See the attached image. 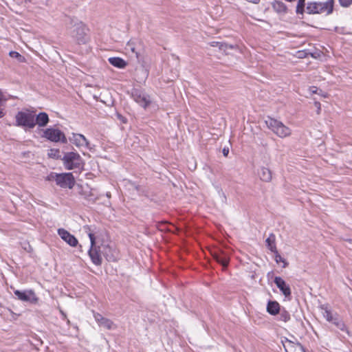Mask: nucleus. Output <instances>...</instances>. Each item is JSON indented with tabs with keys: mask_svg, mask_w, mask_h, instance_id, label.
<instances>
[{
	"mask_svg": "<svg viewBox=\"0 0 352 352\" xmlns=\"http://www.w3.org/2000/svg\"><path fill=\"white\" fill-rule=\"evenodd\" d=\"M334 0H326L325 1H309L307 3L306 12L309 14L329 15L333 13Z\"/></svg>",
	"mask_w": 352,
	"mask_h": 352,
	"instance_id": "f257e3e1",
	"label": "nucleus"
},
{
	"mask_svg": "<svg viewBox=\"0 0 352 352\" xmlns=\"http://www.w3.org/2000/svg\"><path fill=\"white\" fill-rule=\"evenodd\" d=\"M71 23H74L72 27L70 28L69 34L74 39L78 45L86 44L89 40V36L87 34V29L85 25L81 21H74L73 19H71Z\"/></svg>",
	"mask_w": 352,
	"mask_h": 352,
	"instance_id": "f03ea898",
	"label": "nucleus"
},
{
	"mask_svg": "<svg viewBox=\"0 0 352 352\" xmlns=\"http://www.w3.org/2000/svg\"><path fill=\"white\" fill-rule=\"evenodd\" d=\"M48 180L56 182L61 188H72L75 184V179L72 173H51L48 176Z\"/></svg>",
	"mask_w": 352,
	"mask_h": 352,
	"instance_id": "7ed1b4c3",
	"label": "nucleus"
},
{
	"mask_svg": "<svg viewBox=\"0 0 352 352\" xmlns=\"http://www.w3.org/2000/svg\"><path fill=\"white\" fill-rule=\"evenodd\" d=\"M265 124L270 129L281 138L288 137L292 133V131L289 127L274 118H268L265 120Z\"/></svg>",
	"mask_w": 352,
	"mask_h": 352,
	"instance_id": "20e7f679",
	"label": "nucleus"
},
{
	"mask_svg": "<svg viewBox=\"0 0 352 352\" xmlns=\"http://www.w3.org/2000/svg\"><path fill=\"white\" fill-rule=\"evenodd\" d=\"M63 164L66 169H82L84 162L80 155L74 152H68L64 155Z\"/></svg>",
	"mask_w": 352,
	"mask_h": 352,
	"instance_id": "39448f33",
	"label": "nucleus"
},
{
	"mask_svg": "<svg viewBox=\"0 0 352 352\" xmlns=\"http://www.w3.org/2000/svg\"><path fill=\"white\" fill-rule=\"evenodd\" d=\"M16 125L33 129L36 126L34 116L23 111H19L16 115Z\"/></svg>",
	"mask_w": 352,
	"mask_h": 352,
	"instance_id": "423d86ee",
	"label": "nucleus"
},
{
	"mask_svg": "<svg viewBox=\"0 0 352 352\" xmlns=\"http://www.w3.org/2000/svg\"><path fill=\"white\" fill-rule=\"evenodd\" d=\"M43 137L54 142H67V138L65 134L58 129L48 128L45 129L43 132Z\"/></svg>",
	"mask_w": 352,
	"mask_h": 352,
	"instance_id": "0eeeda50",
	"label": "nucleus"
},
{
	"mask_svg": "<svg viewBox=\"0 0 352 352\" xmlns=\"http://www.w3.org/2000/svg\"><path fill=\"white\" fill-rule=\"evenodd\" d=\"M14 295L16 298L23 302H29L31 303H36L38 302V298L36 296L34 292L32 289L20 291L14 290Z\"/></svg>",
	"mask_w": 352,
	"mask_h": 352,
	"instance_id": "6e6552de",
	"label": "nucleus"
},
{
	"mask_svg": "<svg viewBox=\"0 0 352 352\" xmlns=\"http://www.w3.org/2000/svg\"><path fill=\"white\" fill-rule=\"evenodd\" d=\"M133 99L141 107L146 108L150 103L149 96L139 89H133L131 93Z\"/></svg>",
	"mask_w": 352,
	"mask_h": 352,
	"instance_id": "1a4fd4ad",
	"label": "nucleus"
},
{
	"mask_svg": "<svg viewBox=\"0 0 352 352\" xmlns=\"http://www.w3.org/2000/svg\"><path fill=\"white\" fill-rule=\"evenodd\" d=\"M91 243L90 248L89 250V256L94 264L96 265H100L102 264V258L100 253V247L97 245L96 241Z\"/></svg>",
	"mask_w": 352,
	"mask_h": 352,
	"instance_id": "9d476101",
	"label": "nucleus"
},
{
	"mask_svg": "<svg viewBox=\"0 0 352 352\" xmlns=\"http://www.w3.org/2000/svg\"><path fill=\"white\" fill-rule=\"evenodd\" d=\"M58 234L60 238L64 240L67 243L72 247H76L78 244L77 239L70 234L68 231L63 228H59L58 230Z\"/></svg>",
	"mask_w": 352,
	"mask_h": 352,
	"instance_id": "9b49d317",
	"label": "nucleus"
},
{
	"mask_svg": "<svg viewBox=\"0 0 352 352\" xmlns=\"http://www.w3.org/2000/svg\"><path fill=\"white\" fill-rule=\"evenodd\" d=\"M213 258L217 263L221 264L224 269L228 267L230 261V255L228 252L223 250H218L214 252Z\"/></svg>",
	"mask_w": 352,
	"mask_h": 352,
	"instance_id": "f8f14e48",
	"label": "nucleus"
},
{
	"mask_svg": "<svg viewBox=\"0 0 352 352\" xmlns=\"http://www.w3.org/2000/svg\"><path fill=\"white\" fill-rule=\"evenodd\" d=\"M274 281L277 287L280 290V292L285 297L291 296L292 292L290 287L288 285H287L285 281L281 277L276 276Z\"/></svg>",
	"mask_w": 352,
	"mask_h": 352,
	"instance_id": "ddd939ff",
	"label": "nucleus"
},
{
	"mask_svg": "<svg viewBox=\"0 0 352 352\" xmlns=\"http://www.w3.org/2000/svg\"><path fill=\"white\" fill-rule=\"evenodd\" d=\"M272 7L274 12L278 14H286L287 12V7L282 1H274L272 3Z\"/></svg>",
	"mask_w": 352,
	"mask_h": 352,
	"instance_id": "4468645a",
	"label": "nucleus"
},
{
	"mask_svg": "<svg viewBox=\"0 0 352 352\" xmlns=\"http://www.w3.org/2000/svg\"><path fill=\"white\" fill-rule=\"evenodd\" d=\"M70 140L77 146H87L89 144L86 138L81 134H73V138Z\"/></svg>",
	"mask_w": 352,
	"mask_h": 352,
	"instance_id": "2eb2a0df",
	"label": "nucleus"
},
{
	"mask_svg": "<svg viewBox=\"0 0 352 352\" xmlns=\"http://www.w3.org/2000/svg\"><path fill=\"white\" fill-rule=\"evenodd\" d=\"M320 309L322 311L323 316L330 322L334 321L338 317V315L336 314H333L327 305H321Z\"/></svg>",
	"mask_w": 352,
	"mask_h": 352,
	"instance_id": "dca6fc26",
	"label": "nucleus"
},
{
	"mask_svg": "<svg viewBox=\"0 0 352 352\" xmlns=\"http://www.w3.org/2000/svg\"><path fill=\"white\" fill-rule=\"evenodd\" d=\"M34 121L36 124H38L41 127H43L48 124L50 119L46 113L41 112L36 116V118H34Z\"/></svg>",
	"mask_w": 352,
	"mask_h": 352,
	"instance_id": "f3484780",
	"label": "nucleus"
},
{
	"mask_svg": "<svg viewBox=\"0 0 352 352\" xmlns=\"http://www.w3.org/2000/svg\"><path fill=\"white\" fill-rule=\"evenodd\" d=\"M260 179L265 182H270L272 179L271 170L265 167H261L258 172Z\"/></svg>",
	"mask_w": 352,
	"mask_h": 352,
	"instance_id": "a211bd4d",
	"label": "nucleus"
},
{
	"mask_svg": "<svg viewBox=\"0 0 352 352\" xmlns=\"http://www.w3.org/2000/svg\"><path fill=\"white\" fill-rule=\"evenodd\" d=\"M267 311L271 315H276L280 311V305L276 301L270 300L267 305Z\"/></svg>",
	"mask_w": 352,
	"mask_h": 352,
	"instance_id": "6ab92c4d",
	"label": "nucleus"
},
{
	"mask_svg": "<svg viewBox=\"0 0 352 352\" xmlns=\"http://www.w3.org/2000/svg\"><path fill=\"white\" fill-rule=\"evenodd\" d=\"M83 230L89 237L90 243L94 244L96 241V238L95 236L96 233V227L91 226H85L83 227Z\"/></svg>",
	"mask_w": 352,
	"mask_h": 352,
	"instance_id": "aec40b11",
	"label": "nucleus"
},
{
	"mask_svg": "<svg viewBox=\"0 0 352 352\" xmlns=\"http://www.w3.org/2000/svg\"><path fill=\"white\" fill-rule=\"evenodd\" d=\"M109 62L114 67L120 69L124 68L126 66V61L120 57L109 58Z\"/></svg>",
	"mask_w": 352,
	"mask_h": 352,
	"instance_id": "412c9836",
	"label": "nucleus"
},
{
	"mask_svg": "<svg viewBox=\"0 0 352 352\" xmlns=\"http://www.w3.org/2000/svg\"><path fill=\"white\" fill-rule=\"evenodd\" d=\"M266 245L268 249L272 252H276V236L275 234L271 233L269 236L265 240Z\"/></svg>",
	"mask_w": 352,
	"mask_h": 352,
	"instance_id": "4be33fe9",
	"label": "nucleus"
},
{
	"mask_svg": "<svg viewBox=\"0 0 352 352\" xmlns=\"http://www.w3.org/2000/svg\"><path fill=\"white\" fill-rule=\"evenodd\" d=\"M307 4L305 3V0H298L296 12L297 14H303L306 12Z\"/></svg>",
	"mask_w": 352,
	"mask_h": 352,
	"instance_id": "5701e85b",
	"label": "nucleus"
},
{
	"mask_svg": "<svg viewBox=\"0 0 352 352\" xmlns=\"http://www.w3.org/2000/svg\"><path fill=\"white\" fill-rule=\"evenodd\" d=\"M331 323L342 331H346V327L343 321L338 316Z\"/></svg>",
	"mask_w": 352,
	"mask_h": 352,
	"instance_id": "b1692460",
	"label": "nucleus"
},
{
	"mask_svg": "<svg viewBox=\"0 0 352 352\" xmlns=\"http://www.w3.org/2000/svg\"><path fill=\"white\" fill-rule=\"evenodd\" d=\"M100 327L106 328L107 329H113L116 327V325L113 324V322L111 320L106 318L102 322Z\"/></svg>",
	"mask_w": 352,
	"mask_h": 352,
	"instance_id": "393cba45",
	"label": "nucleus"
},
{
	"mask_svg": "<svg viewBox=\"0 0 352 352\" xmlns=\"http://www.w3.org/2000/svg\"><path fill=\"white\" fill-rule=\"evenodd\" d=\"M279 319L281 321H283L285 322L289 321L290 320V314L286 310H283L280 313Z\"/></svg>",
	"mask_w": 352,
	"mask_h": 352,
	"instance_id": "a878e982",
	"label": "nucleus"
},
{
	"mask_svg": "<svg viewBox=\"0 0 352 352\" xmlns=\"http://www.w3.org/2000/svg\"><path fill=\"white\" fill-rule=\"evenodd\" d=\"M273 253L275 254V261L276 263H283V267H286L288 265V263L285 261V258H283L280 254L278 252V251L276 250V252H273Z\"/></svg>",
	"mask_w": 352,
	"mask_h": 352,
	"instance_id": "bb28decb",
	"label": "nucleus"
},
{
	"mask_svg": "<svg viewBox=\"0 0 352 352\" xmlns=\"http://www.w3.org/2000/svg\"><path fill=\"white\" fill-rule=\"evenodd\" d=\"M210 45L212 47H219L220 50H223L227 49V47H228V45L226 44L222 43H219V42H212L210 43Z\"/></svg>",
	"mask_w": 352,
	"mask_h": 352,
	"instance_id": "cd10ccee",
	"label": "nucleus"
},
{
	"mask_svg": "<svg viewBox=\"0 0 352 352\" xmlns=\"http://www.w3.org/2000/svg\"><path fill=\"white\" fill-rule=\"evenodd\" d=\"M339 2L342 7H348L352 3V0H339Z\"/></svg>",
	"mask_w": 352,
	"mask_h": 352,
	"instance_id": "c85d7f7f",
	"label": "nucleus"
},
{
	"mask_svg": "<svg viewBox=\"0 0 352 352\" xmlns=\"http://www.w3.org/2000/svg\"><path fill=\"white\" fill-rule=\"evenodd\" d=\"M10 56L12 58H18V59H21L22 57V56L18 53L17 52H14V51H11L10 52Z\"/></svg>",
	"mask_w": 352,
	"mask_h": 352,
	"instance_id": "c756f323",
	"label": "nucleus"
},
{
	"mask_svg": "<svg viewBox=\"0 0 352 352\" xmlns=\"http://www.w3.org/2000/svg\"><path fill=\"white\" fill-rule=\"evenodd\" d=\"M94 317L96 321L97 322H98L102 318L103 316L101 314H98V313H94Z\"/></svg>",
	"mask_w": 352,
	"mask_h": 352,
	"instance_id": "7c9ffc66",
	"label": "nucleus"
},
{
	"mask_svg": "<svg viewBox=\"0 0 352 352\" xmlns=\"http://www.w3.org/2000/svg\"><path fill=\"white\" fill-rule=\"evenodd\" d=\"M315 107L317 108V113L319 114L320 113V103L319 102H314Z\"/></svg>",
	"mask_w": 352,
	"mask_h": 352,
	"instance_id": "2f4dec72",
	"label": "nucleus"
},
{
	"mask_svg": "<svg viewBox=\"0 0 352 352\" xmlns=\"http://www.w3.org/2000/svg\"><path fill=\"white\" fill-rule=\"evenodd\" d=\"M223 154L225 157H227L229 153V148H223Z\"/></svg>",
	"mask_w": 352,
	"mask_h": 352,
	"instance_id": "473e14b6",
	"label": "nucleus"
},
{
	"mask_svg": "<svg viewBox=\"0 0 352 352\" xmlns=\"http://www.w3.org/2000/svg\"><path fill=\"white\" fill-rule=\"evenodd\" d=\"M60 313H61V314L63 316V319L67 320V323H69V320L68 319H67L66 314L63 311H60Z\"/></svg>",
	"mask_w": 352,
	"mask_h": 352,
	"instance_id": "72a5a7b5",
	"label": "nucleus"
},
{
	"mask_svg": "<svg viewBox=\"0 0 352 352\" xmlns=\"http://www.w3.org/2000/svg\"><path fill=\"white\" fill-rule=\"evenodd\" d=\"M24 249H25V250H27L28 252H30V251H32V248H31V246H30V245H28V247H24Z\"/></svg>",
	"mask_w": 352,
	"mask_h": 352,
	"instance_id": "f704fd0d",
	"label": "nucleus"
},
{
	"mask_svg": "<svg viewBox=\"0 0 352 352\" xmlns=\"http://www.w3.org/2000/svg\"><path fill=\"white\" fill-rule=\"evenodd\" d=\"M106 319V318L102 317V318L98 322V324L100 326L102 322Z\"/></svg>",
	"mask_w": 352,
	"mask_h": 352,
	"instance_id": "c9c22d12",
	"label": "nucleus"
},
{
	"mask_svg": "<svg viewBox=\"0 0 352 352\" xmlns=\"http://www.w3.org/2000/svg\"><path fill=\"white\" fill-rule=\"evenodd\" d=\"M4 115L5 113H3V110L0 109V118H3Z\"/></svg>",
	"mask_w": 352,
	"mask_h": 352,
	"instance_id": "e433bc0d",
	"label": "nucleus"
},
{
	"mask_svg": "<svg viewBox=\"0 0 352 352\" xmlns=\"http://www.w3.org/2000/svg\"><path fill=\"white\" fill-rule=\"evenodd\" d=\"M107 197H111V195H110V194H109V193H107Z\"/></svg>",
	"mask_w": 352,
	"mask_h": 352,
	"instance_id": "4c0bfd02",
	"label": "nucleus"
}]
</instances>
